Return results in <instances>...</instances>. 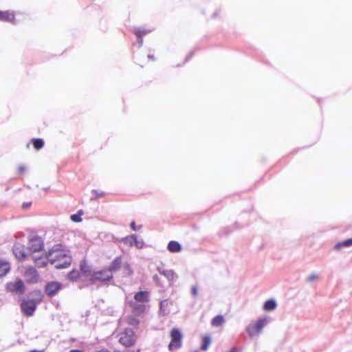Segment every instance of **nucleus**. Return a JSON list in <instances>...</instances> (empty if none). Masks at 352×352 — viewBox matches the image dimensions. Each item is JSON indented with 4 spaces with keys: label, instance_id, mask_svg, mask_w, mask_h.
Returning a JSON list of instances; mask_svg holds the SVG:
<instances>
[{
    "label": "nucleus",
    "instance_id": "nucleus-10",
    "mask_svg": "<svg viewBox=\"0 0 352 352\" xmlns=\"http://www.w3.org/2000/svg\"><path fill=\"white\" fill-rule=\"evenodd\" d=\"M43 248V243L41 237L35 236L32 237L28 243V249L30 252H37Z\"/></svg>",
    "mask_w": 352,
    "mask_h": 352
},
{
    "label": "nucleus",
    "instance_id": "nucleus-27",
    "mask_svg": "<svg viewBox=\"0 0 352 352\" xmlns=\"http://www.w3.org/2000/svg\"><path fill=\"white\" fill-rule=\"evenodd\" d=\"M82 214H83L82 210H80L77 214H74L71 215L70 218L72 221L78 223V222L82 221L81 215H82Z\"/></svg>",
    "mask_w": 352,
    "mask_h": 352
},
{
    "label": "nucleus",
    "instance_id": "nucleus-33",
    "mask_svg": "<svg viewBox=\"0 0 352 352\" xmlns=\"http://www.w3.org/2000/svg\"><path fill=\"white\" fill-rule=\"evenodd\" d=\"M93 192L98 197H102L105 195V192L101 191L98 192L96 190H94Z\"/></svg>",
    "mask_w": 352,
    "mask_h": 352
},
{
    "label": "nucleus",
    "instance_id": "nucleus-23",
    "mask_svg": "<svg viewBox=\"0 0 352 352\" xmlns=\"http://www.w3.org/2000/svg\"><path fill=\"white\" fill-rule=\"evenodd\" d=\"M67 278L72 281H76L80 278V273L77 270H72L67 274Z\"/></svg>",
    "mask_w": 352,
    "mask_h": 352
},
{
    "label": "nucleus",
    "instance_id": "nucleus-16",
    "mask_svg": "<svg viewBox=\"0 0 352 352\" xmlns=\"http://www.w3.org/2000/svg\"><path fill=\"white\" fill-rule=\"evenodd\" d=\"M167 249L170 252H179L182 250L181 245L175 241H171L168 243Z\"/></svg>",
    "mask_w": 352,
    "mask_h": 352
},
{
    "label": "nucleus",
    "instance_id": "nucleus-17",
    "mask_svg": "<svg viewBox=\"0 0 352 352\" xmlns=\"http://www.w3.org/2000/svg\"><path fill=\"white\" fill-rule=\"evenodd\" d=\"M10 270V263L7 261L0 260V276H6Z\"/></svg>",
    "mask_w": 352,
    "mask_h": 352
},
{
    "label": "nucleus",
    "instance_id": "nucleus-14",
    "mask_svg": "<svg viewBox=\"0 0 352 352\" xmlns=\"http://www.w3.org/2000/svg\"><path fill=\"white\" fill-rule=\"evenodd\" d=\"M15 15L13 12L9 10L1 12L0 20L13 23Z\"/></svg>",
    "mask_w": 352,
    "mask_h": 352
},
{
    "label": "nucleus",
    "instance_id": "nucleus-29",
    "mask_svg": "<svg viewBox=\"0 0 352 352\" xmlns=\"http://www.w3.org/2000/svg\"><path fill=\"white\" fill-rule=\"evenodd\" d=\"M139 320L135 317H129L128 318V323L132 326H138L139 324Z\"/></svg>",
    "mask_w": 352,
    "mask_h": 352
},
{
    "label": "nucleus",
    "instance_id": "nucleus-4",
    "mask_svg": "<svg viewBox=\"0 0 352 352\" xmlns=\"http://www.w3.org/2000/svg\"><path fill=\"white\" fill-rule=\"evenodd\" d=\"M113 278V275L108 270L107 268H103L92 273L89 278L90 284H96L97 283H107Z\"/></svg>",
    "mask_w": 352,
    "mask_h": 352
},
{
    "label": "nucleus",
    "instance_id": "nucleus-21",
    "mask_svg": "<svg viewBox=\"0 0 352 352\" xmlns=\"http://www.w3.org/2000/svg\"><path fill=\"white\" fill-rule=\"evenodd\" d=\"M32 143L36 150H40L44 146V141L41 138H33Z\"/></svg>",
    "mask_w": 352,
    "mask_h": 352
},
{
    "label": "nucleus",
    "instance_id": "nucleus-2",
    "mask_svg": "<svg viewBox=\"0 0 352 352\" xmlns=\"http://www.w3.org/2000/svg\"><path fill=\"white\" fill-rule=\"evenodd\" d=\"M150 300V293L148 291H140L134 294L133 299L128 304L132 313L140 315L145 312L146 305Z\"/></svg>",
    "mask_w": 352,
    "mask_h": 352
},
{
    "label": "nucleus",
    "instance_id": "nucleus-13",
    "mask_svg": "<svg viewBox=\"0 0 352 352\" xmlns=\"http://www.w3.org/2000/svg\"><path fill=\"white\" fill-rule=\"evenodd\" d=\"M122 265L123 264L122 257L117 256L107 268L111 272V274H113V272L118 271Z\"/></svg>",
    "mask_w": 352,
    "mask_h": 352
},
{
    "label": "nucleus",
    "instance_id": "nucleus-7",
    "mask_svg": "<svg viewBox=\"0 0 352 352\" xmlns=\"http://www.w3.org/2000/svg\"><path fill=\"white\" fill-rule=\"evenodd\" d=\"M266 318H259L256 322H252L247 327V331L250 337L258 335L261 333L262 329L267 324Z\"/></svg>",
    "mask_w": 352,
    "mask_h": 352
},
{
    "label": "nucleus",
    "instance_id": "nucleus-22",
    "mask_svg": "<svg viewBox=\"0 0 352 352\" xmlns=\"http://www.w3.org/2000/svg\"><path fill=\"white\" fill-rule=\"evenodd\" d=\"M352 246V238L351 239H346L344 241H342V242H340V243H338L336 245H335V248L336 250H340L342 248H345V247H351Z\"/></svg>",
    "mask_w": 352,
    "mask_h": 352
},
{
    "label": "nucleus",
    "instance_id": "nucleus-36",
    "mask_svg": "<svg viewBox=\"0 0 352 352\" xmlns=\"http://www.w3.org/2000/svg\"><path fill=\"white\" fill-rule=\"evenodd\" d=\"M131 228L133 230L135 231L137 230V228H136V226H135V221H132L131 223Z\"/></svg>",
    "mask_w": 352,
    "mask_h": 352
},
{
    "label": "nucleus",
    "instance_id": "nucleus-39",
    "mask_svg": "<svg viewBox=\"0 0 352 352\" xmlns=\"http://www.w3.org/2000/svg\"><path fill=\"white\" fill-rule=\"evenodd\" d=\"M148 58L149 59H151V60H155V56L153 55L148 54Z\"/></svg>",
    "mask_w": 352,
    "mask_h": 352
},
{
    "label": "nucleus",
    "instance_id": "nucleus-18",
    "mask_svg": "<svg viewBox=\"0 0 352 352\" xmlns=\"http://www.w3.org/2000/svg\"><path fill=\"white\" fill-rule=\"evenodd\" d=\"M34 264L36 267L41 268L47 266V258L43 256L34 257L33 258Z\"/></svg>",
    "mask_w": 352,
    "mask_h": 352
},
{
    "label": "nucleus",
    "instance_id": "nucleus-30",
    "mask_svg": "<svg viewBox=\"0 0 352 352\" xmlns=\"http://www.w3.org/2000/svg\"><path fill=\"white\" fill-rule=\"evenodd\" d=\"M151 31L150 30H138L135 32V34L137 35V36L138 38H142V36L147 34L148 32H150Z\"/></svg>",
    "mask_w": 352,
    "mask_h": 352
},
{
    "label": "nucleus",
    "instance_id": "nucleus-6",
    "mask_svg": "<svg viewBox=\"0 0 352 352\" xmlns=\"http://www.w3.org/2000/svg\"><path fill=\"white\" fill-rule=\"evenodd\" d=\"M170 342L168 344V349L170 351L177 350L182 346V334L181 331L177 329L173 328L170 333Z\"/></svg>",
    "mask_w": 352,
    "mask_h": 352
},
{
    "label": "nucleus",
    "instance_id": "nucleus-5",
    "mask_svg": "<svg viewBox=\"0 0 352 352\" xmlns=\"http://www.w3.org/2000/svg\"><path fill=\"white\" fill-rule=\"evenodd\" d=\"M137 337L135 332L131 329H125L119 334V342L125 347L133 346L136 342Z\"/></svg>",
    "mask_w": 352,
    "mask_h": 352
},
{
    "label": "nucleus",
    "instance_id": "nucleus-1",
    "mask_svg": "<svg viewBox=\"0 0 352 352\" xmlns=\"http://www.w3.org/2000/svg\"><path fill=\"white\" fill-rule=\"evenodd\" d=\"M47 258L57 269L68 267L72 260L69 251L60 243L52 246L47 253Z\"/></svg>",
    "mask_w": 352,
    "mask_h": 352
},
{
    "label": "nucleus",
    "instance_id": "nucleus-40",
    "mask_svg": "<svg viewBox=\"0 0 352 352\" xmlns=\"http://www.w3.org/2000/svg\"><path fill=\"white\" fill-rule=\"evenodd\" d=\"M29 352H43V351H38V350H32Z\"/></svg>",
    "mask_w": 352,
    "mask_h": 352
},
{
    "label": "nucleus",
    "instance_id": "nucleus-37",
    "mask_svg": "<svg viewBox=\"0 0 352 352\" xmlns=\"http://www.w3.org/2000/svg\"><path fill=\"white\" fill-rule=\"evenodd\" d=\"M30 205H31V203H24L23 204V208L25 209H27L30 206Z\"/></svg>",
    "mask_w": 352,
    "mask_h": 352
},
{
    "label": "nucleus",
    "instance_id": "nucleus-19",
    "mask_svg": "<svg viewBox=\"0 0 352 352\" xmlns=\"http://www.w3.org/2000/svg\"><path fill=\"white\" fill-rule=\"evenodd\" d=\"M211 343V338L209 336H204L201 339V349L206 351Z\"/></svg>",
    "mask_w": 352,
    "mask_h": 352
},
{
    "label": "nucleus",
    "instance_id": "nucleus-28",
    "mask_svg": "<svg viewBox=\"0 0 352 352\" xmlns=\"http://www.w3.org/2000/svg\"><path fill=\"white\" fill-rule=\"evenodd\" d=\"M161 274L166 276L169 280H173L175 278V274L172 271H162Z\"/></svg>",
    "mask_w": 352,
    "mask_h": 352
},
{
    "label": "nucleus",
    "instance_id": "nucleus-38",
    "mask_svg": "<svg viewBox=\"0 0 352 352\" xmlns=\"http://www.w3.org/2000/svg\"><path fill=\"white\" fill-rule=\"evenodd\" d=\"M96 352H111L110 351H109L108 349H102L99 351H97Z\"/></svg>",
    "mask_w": 352,
    "mask_h": 352
},
{
    "label": "nucleus",
    "instance_id": "nucleus-8",
    "mask_svg": "<svg viewBox=\"0 0 352 352\" xmlns=\"http://www.w3.org/2000/svg\"><path fill=\"white\" fill-rule=\"evenodd\" d=\"M6 287L8 292L19 294H23L25 290V285L20 278H16L14 281L7 283Z\"/></svg>",
    "mask_w": 352,
    "mask_h": 352
},
{
    "label": "nucleus",
    "instance_id": "nucleus-12",
    "mask_svg": "<svg viewBox=\"0 0 352 352\" xmlns=\"http://www.w3.org/2000/svg\"><path fill=\"white\" fill-rule=\"evenodd\" d=\"M13 253L16 258L19 261H22L27 257V254L25 253V248L23 245L20 243H16L14 245Z\"/></svg>",
    "mask_w": 352,
    "mask_h": 352
},
{
    "label": "nucleus",
    "instance_id": "nucleus-26",
    "mask_svg": "<svg viewBox=\"0 0 352 352\" xmlns=\"http://www.w3.org/2000/svg\"><path fill=\"white\" fill-rule=\"evenodd\" d=\"M124 270V274L125 276H131L133 274V271L131 267V265L128 263H125L122 265Z\"/></svg>",
    "mask_w": 352,
    "mask_h": 352
},
{
    "label": "nucleus",
    "instance_id": "nucleus-34",
    "mask_svg": "<svg viewBox=\"0 0 352 352\" xmlns=\"http://www.w3.org/2000/svg\"><path fill=\"white\" fill-rule=\"evenodd\" d=\"M318 278V275L312 274L307 277V281L312 282Z\"/></svg>",
    "mask_w": 352,
    "mask_h": 352
},
{
    "label": "nucleus",
    "instance_id": "nucleus-24",
    "mask_svg": "<svg viewBox=\"0 0 352 352\" xmlns=\"http://www.w3.org/2000/svg\"><path fill=\"white\" fill-rule=\"evenodd\" d=\"M224 318L222 316H217L212 320L211 324L213 327H219L224 322Z\"/></svg>",
    "mask_w": 352,
    "mask_h": 352
},
{
    "label": "nucleus",
    "instance_id": "nucleus-25",
    "mask_svg": "<svg viewBox=\"0 0 352 352\" xmlns=\"http://www.w3.org/2000/svg\"><path fill=\"white\" fill-rule=\"evenodd\" d=\"M122 241L128 246L132 247L135 241V235L128 236L122 239Z\"/></svg>",
    "mask_w": 352,
    "mask_h": 352
},
{
    "label": "nucleus",
    "instance_id": "nucleus-20",
    "mask_svg": "<svg viewBox=\"0 0 352 352\" xmlns=\"http://www.w3.org/2000/svg\"><path fill=\"white\" fill-rule=\"evenodd\" d=\"M276 307V302L275 300H274L272 299L267 300L263 305V309L265 311H272V310L275 309Z\"/></svg>",
    "mask_w": 352,
    "mask_h": 352
},
{
    "label": "nucleus",
    "instance_id": "nucleus-11",
    "mask_svg": "<svg viewBox=\"0 0 352 352\" xmlns=\"http://www.w3.org/2000/svg\"><path fill=\"white\" fill-rule=\"evenodd\" d=\"M23 275L28 283H35L38 280V272L32 266L27 267Z\"/></svg>",
    "mask_w": 352,
    "mask_h": 352
},
{
    "label": "nucleus",
    "instance_id": "nucleus-9",
    "mask_svg": "<svg viewBox=\"0 0 352 352\" xmlns=\"http://www.w3.org/2000/svg\"><path fill=\"white\" fill-rule=\"evenodd\" d=\"M62 288V283L57 281H50L46 284L45 292L47 296L52 297L55 296Z\"/></svg>",
    "mask_w": 352,
    "mask_h": 352
},
{
    "label": "nucleus",
    "instance_id": "nucleus-3",
    "mask_svg": "<svg viewBox=\"0 0 352 352\" xmlns=\"http://www.w3.org/2000/svg\"><path fill=\"white\" fill-rule=\"evenodd\" d=\"M32 298L24 299L21 304V309L23 314L28 317L33 315L36 306L42 301L43 295L40 291H33L30 293Z\"/></svg>",
    "mask_w": 352,
    "mask_h": 352
},
{
    "label": "nucleus",
    "instance_id": "nucleus-15",
    "mask_svg": "<svg viewBox=\"0 0 352 352\" xmlns=\"http://www.w3.org/2000/svg\"><path fill=\"white\" fill-rule=\"evenodd\" d=\"M79 267H80V270L81 272L84 275L87 276V275L90 274L91 271V267L88 264L87 261L85 259H82L80 262Z\"/></svg>",
    "mask_w": 352,
    "mask_h": 352
},
{
    "label": "nucleus",
    "instance_id": "nucleus-32",
    "mask_svg": "<svg viewBox=\"0 0 352 352\" xmlns=\"http://www.w3.org/2000/svg\"><path fill=\"white\" fill-rule=\"evenodd\" d=\"M192 294L194 297H196L198 295V289L196 286H192L191 289Z\"/></svg>",
    "mask_w": 352,
    "mask_h": 352
},
{
    "label": "nucleus",
    "instance_id": "nucleus-42",
    "mask_svg": "<svg viewBox=\"0 0 352 352\" xmlns=\"http://www.w3.org/2000/svg\"><path fill=\"white\" fill-rule=\"evenodd\" d=\"M194 352H198V351H194Z\"/></svg>",
    "mask_w": 352,
    "mask_h": 352
},
{
    "label": "nucleus",
    "instance_id": "nucleus-35",
    "mask_svg": "<svg viewBox=\"0 0 352 352\" xmlns=\"http://www.w3.org/2000/svg\"><path fill=\"white\" fill-rule=\"evenodd\" d=\"M26 168L24 166H19L18 168V171L20 174H23L25 171Z\"/></svg>",
    "mask_w": 352,
    "mask_h": 352
},
{
    "label": "nucleus",
    "instance_id": "nucleus-41",
    "mask_svg": "<svg viewBox=\"0 0 352 352\" xmlns=\"http://www.w3.org/2000/svg\"><path fill=\"white\" fill-rule=\"evenodd\" d=\"M153 278H154V280H157L158 277H157V275H155V276H153Z\"/></svg>",
    "mask_w": 352,
    "mask_h": 352
},
{
    "label": "nucleus",
    "instance_id": "nucleus-31",
    "mask_svg": "<svg viewBox=\"0 0 352 352\" xmlns=\"http://www.w3.org/2000/svg\"><path fill=\"white\" fill-rule=\"evenodd\" d=\"M144 243L143 242V241H139L138 240L137 237L135 236V241L134 243V245L138 248V249H141L143 248Z\"/></svg>",
    "mask_w": 352,
    "mask_h": 352
}]
</instances>
